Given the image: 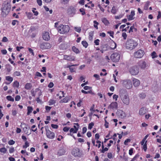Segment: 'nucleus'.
Here are the masks:
<instances>
[{"label":"nucleus","mask_w":161,"mask_h":161,"mask_svg":"<svg viewBox=\"0 0 161 161\" xmlns=\"http://www.w3.org/2000/svg\"><path fill=\"white\" fill-rule=\"evenodd\" d=\"M81 92L82 93H85V94H87L88 93H90L91 92H92L91 91H86L83 90L81 91Z\"/></svg>","instance_id":"4d7b16f0"},{"label":"nucleus","mask_w":161,"mask_h":161,"mask_svg":"<svg viewBox=\"0 0 161 161\" xmlns=\"http://www.w3.org/2000/svg\"><path fill=\"white\" fill-rule=\"evenodd\" d=\"M130 139H126L125 142H124V144L125 145H127L128 144V142H130Z\"/></svg>","instance_id":"8fccbe9b"},{"label":"nucleus","mask_w":161,"mask_h":161,"mask_svg":"<svg viewBox=\"0 0 161 161\" xmlns=\"http://www.w3.org/2000/svg\"><path fill=\"white\" fill-rule=\"evenodd\" d=\"M20 75V72L18 71H15L14 73V76H19Z\"/></svg>","instance_id":"a19ab883"},{"label":"nucleus","mask_w":161,"mask_h":161,"mask_svg":"<svg viewBox=\"0 0 161 161\" xmlns=\"http://www.w3.org/2000/svg\"><path fill=\"white\" fill-rule=\"evenodd\" d=\"M42 38L45 41H47L49 40L50 38L49 32H44L43 34Z\"/></svg>","instance_id":"f8f14e48"},{"label":"nucleus","mask_w":161,"mask_h":161,"mask_svg":"<svg viewBox=\"0 0 161 161\" xmlns=\"http://www.w3.org/2000/svg\"><path fill=\"white\" fill-rule=\"evenodd\" d=\"M69 131L70 133H76L77 131V129H74L73 128H71L70 129Z\"/></svg>","instance_id":"ea45409f"},{"label":"nucleus","mask_w":161,"mask_h":161,"mask_svg":"<svg viewBox=\"0 0 161 161\" xmlns=\"http://www.w3.org/2000/svg\"><path fill=\"white\" fill-rule=\"evenodd\" d=\"M20 99V97L19 95H17L15 97V100L16 101H19Z\"/></svg>","instance_id":"13d9d810"},{"label":"nucleus","mask_w":161,"mask_h":161,"mask_svg":"<svg viewBox=\"0 0 161 161\" xmlns=\"http://www.w3.org/2000/svg\"><path fill=\"white\" fill-rule=\"evenodd\" d=\"M55 101L53 99H51L49 100L48 102L49 105H51L54 104L55 103Z\"/></svg>","instance_id":"cd10ccee"},{"label":"nucleus","mask_w":161,"mask_h":161,"mask_svg":"<svg viewBox=\"0 0 161 161\" xmlns=\"http://www.w3.org/2000/svg\"><path fill=\"white\" fill-rule=\"evenodd\" d=\"M94 26V27L96 28L97 29H98V28L97 27V25L99 24V23L98 22H97L96 21L94 20L93 21Z\"/></svg>","instance_id":"4c0bfd02"},{"label":"nucleus","mask_w":161,"mask_h":161,"mask_svg":"<svg viewBox=\"0 0 161 161\" xmlns=\"http://www.w3.org/2000/svg\"><path fill=\"white\" fill-rule=\"evenodd\" d=\"M120 54L119 53H113L110 56L111 60L114 62H118L120 58Z\"/></svg>","instance_id":"423d86ee"},{"label":"nucleus","mask_w":161,"mask_h":161,"mask_svg":"<svg viewBox=\"0 0 161 161\" xmlns=\"http://www.w3.org/2000/svg\"><path fill=\"white\" fill-rule=\"evenodd\" d=\"M117 114L119 117L122 118L125 117V113L122 110H120L117 112Z\"/></svg>","instance_id":"a211bd4d"},{"label":"nucleus","mask_w":161,"mask_h":161,"mask_svg":"<svg viewBox=\"0 0 161 161\" xmlns=\"http://www.w3.org/2000/svg\"><path fill=\"white\" fill-rule=\"evenodd\" d=\"M6 69L7 71L8 72H10L11 70V67L10 65H8L6 66Z\"/></svg>","instance_id":"2f4dec72"},{"label":"nucleus","mask_w":161,"mask_h":161,"mask_svg":"<svg viewBox=\"0 0 161 161\" xmlns=\"http://www.w3.org/2000/svg\"><path fill=\"white\" fill-rule=\"evenodd\" d=\"M36 8H33L32 10V11L34 14V15L36 16H37L38 14V13L37 11H35V10H36Z\"/></svg>","instance_id":"09e8293b"},{"label":"nucleus","mask_w":161,"mask_h":161,"mask_svg":"<svg viewBox=\"0 0 161 161\" xmlns=\"http://www.w3.org/2000/svg\"><path fill=\"white\" fill-rule=\"evenodd\" d=\"M32 87L31 84L30 83H26L25 86V88L27 90L30 89Z\"/></svg>","instance_id":"5701e85b"},{"label":"nucleus","mask_w":161,"mask_h":161,"mask_svg":"<svg viewBox=\"0 0 161 161\" xmlns=\"http://www.w3.org/2000/svg\"><path fill=\"white\" fill-rule=\"evenodd\" d=\"M87 130V128H86L85 127H83L82 128V133L84 134V133H85Z\"/></svg>","instance_id":"5fc2aeb1"},{"label":"nucleus","mask_w":161,"mask_h":161,"mask_svg":"<svg viewBox=\"0 0 161 161\" xmlns=\"http://www.w3.org/2000/svg\"><path fill=\"white\" fill-rule=\"evenodd\" d=\"M46 136L47 137L50 139H53L55 136V133L48 129L46 128Z\"/></svg>","instance_id":"1a4fd4ad"},{"label":"nucleus","mask_w":161,"mask_h":161,"mask_svg":"<svg viewBox=\"0 0 161 161\" xmlns=\"http://www.w3.org/2000/svg\"><path fill=\"white\" fill-rule=\"evenodd\" d=\"M146 96V95L145 93H142L139 94V97L142 98H144Z\"/></svg>","instance_id":"58836bf2"},{"label":"nucleus","mask_w":161,"mask_h":161,"mask_svg":"<svg viewBox=\"0 0 161 161\" xmlns=\"http://www.w3.org/2000/svg\"><path fill=\"white\" fill-rule=\"evenodd\" d=\"M109 107L112 109H117L118 108V104L116 102H112L109 105Z\"/></svg>","instance_id":"2eb2a0df"},{"label":"nucleus","mask_w":161,"mask_h":161,"mask_svg":"<svg viewBox=\"0 0 161 161\" xmlns=\"http://www.w3.org/2000/svg\"><path fill=\"white\" fill-rule=\"evenodd\" d=\"M8 41V38L6 37H4L2 40V41L3 42H7Z\"/></svg>","instance_id":"69168bd1"},{"label":"nucleus","mask_w":161,"mask_h":161,"mask_svg":"<svg viewBox=\"0 0 161 161\" xmlns=\"http://www.w3.org/2000/svg\"><path fill=\"white\" fill-rule=\"evenodd\" d=\"M94 125V123L92 122L90 123L88 125V128L90 130L91 129Z\"/></svg>","instance_id":"c03bdc74"},{"label":"nucleus","mask_w":161,"mask_h":161,"mask_svg":"<svg viewBox=\"0 0 161 161\" xmlns=\"http://www.w3.org/2000/svg\"><path fill=\"white\" fill-rule=\"evenodd\" d=\"M54 86L53 83L52 82H50L48 85V87L49 88H52Z\"/></svg>","instance_id":"052dcab7"},{"label":"nucleus","mask_w":161,"mask_h":161,"mask_svg":"<svg viewBox=\"0 0 161 161\" xmlns=\"http://www.w3.org/2000/svg\"><path fill=\"white\" fill-rule=\"evenodd\" d=\"M151 56L153 58L157 57L158 56L156 55V53L155 51L153 52L151 54Z\"/></svg>","instance_id":"79ce46f5"},{"label":"nucleus","mask_w":161,"mask_h":161,"mask_svg":"<svg viewBox=\"0 0 161 161\" xmlns=\"http://www.w3.org/2000/svg\"><path fill=\"white\" fill-rule=\"evenodd\" d=\"M51 47L50 44L47 42L42 43L40 45V48L42 49H49Z\"/></svg>","instance_id":"9b49d317"},{"label":"nucleus","mask_w":161,"mask_h":161,"mask_svg":"<svg viewBox=\"0 0 161 161\" xmlns=\"http://www.w3.org/2000/svg\"><path fill=\"white\" fill-rule=\"evenodd\" d=\"M144 51L141 49H139L134 53V57L136 58H141L144 54Z\"/></svg>","instance_id":"6e6552de"},{"label":"nucleus","mask_w":161,"mask_h":161,"mask_svg":"<svg viewBox=\"0 0 161 161\" xmlns=\"http://www.w3.org/2000/svg\"><path fill=\"white\" fill-rule=\"evenodd\" d=\"M11 9V7L10 6H5L2 9V11L1 13V15L3 17H5L10 12Z\"/></svg>","instance_id":"0eeeda50"},{"label":"nucleus","mask_w":161,"mask_h":161,"mask_svg":"<svg viewBox=\"0 0 161 161\" xmlns=\"http://www.w3.org/2000/svg\"><path fill=\"white\" fill-rule=\"evenodd\" d=\"M71 97H70L69 96H66L62 100H61L59 102L60 103H66L68 102V101H69L70 100Z\"/></svg>","instance_id":"4468645a"},{"label":"nucleus","mask_w":161,"mask_h":161,"mask_svg":"<svg viewBox=\"0 0 161 161\" xmlns=\"http://www.w3.org/2000/svg\"><path fill=\"white\" fill-rule=\"evenodd\" d=\"M116 12L117 10L116 8L114 6L112 8L111 12L114 14H115L116 13Z\"/></svg>","instance_id":"c85d7f7f"},{"label":"nucleus","mask_w":161,"mask_h":161,"mask_svg":"<svg viewBox=\"0 0 161 161\" xmlns=\"http://www.w3.org/2000/svg\"><path fill=\"white\" fill-rule=\"evenodd\" d=\"M65 153V150L64 148L60 149L58 152V154L60 155H62L64 154Z\"/></svg>","instance_id":"412c9836"},{"label":"nucleus","mask_w":161,"mask_h":161,"mask_svg":"<svg viewBox=\"0 0 161 161\" xmlns=\"http://www.w3.org/2000/svg\"><path fill=\"white\" fill-rule=\"evenodd\" d=\"M74 29L78 33H80V32L81 29V28L80 27H74Z\"/></svg>","instance_id":"e433bc0d"},{"label":"nucleus","mask_w":161,"mask_h":161,"mask_svg":"<svg viewBox=\"0 0 161 161\" xmlns=\"http://www.w3.org/2000/svg\"><path fill=\"white\" fill-rule=\"evenodd\" d=\"M8 101L12 102L14 101V99L11 96H8L6 97Z\"/></svg>","instance_id":"72a5a7b5"},{"label":"nucleus","mask_w":161,"mask_h":161,"mask_svg":"<svg viewBox=\"0 0 161 161\" xmlns=\"http://www.w3.org/2000/svg\"><path fill=\"white\" fill-rule=\"evenodd\" d=\"M69 127H65L64 128L63 130L64 131L67 132L69 130Z\"/></svg>","instance_id":"338daca9"},{"label":"nucleus","mask_w":161,"mask_h":161,"mask_svg":"<svg viewBox=\"0 0 161 161\" xmlns=\"http://www.w3.org/2000/svg\"><path fill=\"white\" fill-rule=\"evenodd\" d=\"M108 157L109 158H112L113 155L111 153H108Z\"/></svg>","instance_id":"680f3d73"},{"label":"nucleus","mask_w":161,"mask_h":161,"mask_svg":"<svg viewBox=\"0 0 161 161\" xmlns=\"http://www.w3.org/2000/svg\"><path fill=\"white\" fill-rule=\"evenodd\" d=\"M29 146V143L27 142L26 141L25 142V144L23 145V147L26 148Z\"/></svg>","instance_id":"a18cd8bd"},{"label":"nucleus","mask_w":161,"mask_h":161,"mask_svg":"<svg viewBox=\"0 0 161 161\" xmlns=\"http://www.w3.org/2000/svg\"><path fill=\"white\" fill-rule=\"evenodd\" d=\"M100 41L98 39H97L94 41V43L96 45H99V42Z\"/></svg>","instance_id":"6e6d98bb"},{"label":"nucleus","mask_w":161,"mask_h":161,"mask_svg":"<svg viewBox=\"0 0 161 161\" xmlns=\"http://www.w3.org/2000/svg\"><path fill=\"white\" fill-rule=\"evenodd\" d=\"M33 108L32 107L30 106H28L27 107V115H29L33 111Z\"/></svg>","instance_id":"4be33fe9"},{"label":"nucleus","mask_w":161,"mask_h":161,"mask_svg":"<svg viewBox=\"0 0 161 161\" xmlns=\"http://www.w3.org/2000/svg\"><path fill=\"white\" fill-rule=\"evenodd\" d=\"M102 21L105 25H107L109 22L106 19V18H103L102 19Z\"/></svg>","instance_id":"bb28decb"},{"label":"nucleus","mask_w":161,"mask_h":161,"mask_svg":"<svg viewBox=\"0 0 161 161\" xmlns=\"http://www.w3.org/2000/svg\"><path fill=\"white\" fill-rule=\"evenodd\" d=\"M147 141H146L144 144L143 145V147L142 148L144 149V151L146 152L147 150Z\"/></svg>","instance_id":"c9c22d12"},{"label":"nucleus","mask_w":161,"mask_h":161,"mask_svg":"<svg viewBox=\"0 0 161 161\" xmlns=\"http://www.w3.org/2000/svg\"><path fill=\"white\" fill-rule=\"evenodd\" d=\"M57 30L60 33L64 34L67 33L69 31L70 28L68 25H60L58 27Z\"/></svg>","instance_id":"f03ea898"},{"label":"nucleus","mask_w":161,"mask_h":161,"mask_svg":"<svg viewBox=\"0 0 161 161\" xmlns=\"http://www.w3.org/2000/svg\"><path fill=\"white\" fill-rule=\"evenodd\" d=\"M25 125V126L23 128V130L28 135H29L30 134V133H28V129L27 127V125H26L25 124H24Z\"/></svg>","instance_id":"a878e982"},{"label":"nucleus","mask_w":161,"mask_h":161,"mask_svg":"<svg viewBox=\"0 0 161 161\" xmlns=\"http://www.w3.org/2000/svg\"><path fill=\"white\" fill-rule=\"evenodd\" d=\"M122 36L124 38V39H126L127 37V35L125 32H124L122 34Z\"/></svg>","instance_id":"864d4df0"},{"label":"nucleus","mask_w":161,"mask_h":161,"mask_svg":"<svg viewBox=\"0 0 161 161\" xmlns=\"http://www.w3.org/2000/svg\"><path fill=\"white\" fill-rule=\"evenodd\" d=\"M80 12H81L82 13V15H84L85 14V12L84 11V10L83 8H81L80 9Z\"/></svg>","instance_id":"3c124183"},{"label":"nucleus","mask_w":161,"mask_h":161,"mask_svg":"<svg viewBox=\"0 0 161 161\" xmlns=\"http://www.w3.org/2000/svg\"><path fill=\"white\" fill-rule=\"evenodd\" d=\"M81 43L84 47L85 48H86L88 46V44L87 42L85 41H83Z\"/></svg>","instance_id":"7c9ffc66"},{"label":"nucleus","mask_w":161,"mask_h":161,"mask_svg":"<svg viewBox=\"0 0 161 161\" xmlns=\"http://www.w3.org/2000/svg\"><path fill=\"white\" fill-rule=\"evenodd\" d=\"M14 148L13 147H11L9 150V152L10 153H12L14 152Z\"/></svg>","instance_id":"49530a36"},{"label":"nucleus","mask_w":161,"mask_h":161,"mask_svg":"<svg viewBox=\"0 0 161 161\" xmlns=\"http://www.w3.org/2000/svg\"><path fill=\"white\" fill-rule=\"evenodd\" d=\"M74 125H76L77 126L75 125L74 126V127L75 128V129H77V130H78V128L79 127V125L78 124V123H75L74 124Z\"/></svg>","instance_id":"603ef678"},{"label":"nucleus","mask_w":161,"mask_h":161,"mask_svg":"<svg viewBox=\"0 0 161 161\" xmlns=\"http://www.w3.org/2000/svg\"><path fill=\"white\" fill-rule=\"evenodd\" d=\"M15 143V141L13 140H10L8 142V144L10 145H12L14 144Z\"/></svg>","instance_id":"37998d69"},{"label":"nucleus","mask_w":161,"mask_h":161,"mask_svg":"<svg viewBox=\"0 0 161 161\" xmlns=\"http://www.w3.org/2000/svg\"><path fill=\"white\" fill-rule=\"evenodd\" d=\"M64 59L69 61L74 60V58L73 57L67 55H64Z\"/></svg>","instance_id":"dca6fc26"},{"label":"nucleus","mask_w":161,"mask_h":161,"mask_svg":"<svg viewBox=\"0 0 161 161\" xmlns=\"http://www.w3.org/2000/svg\"><path fill=\"white\" fill-rule=\"evenodd\" d=\"M137 42L132 39L128 40L126 42V49L132 50L137 45Z\"/></svg>","instance_id":"f257e3e1"},{"label":"nucleus","mask_w":161,"mask_h":161,"mask_svg":"<svg viewBox=\"0 0 161 161\" xmlns=\"http://www.w3.org/2000/svg\"><path fill=\"white\" fill-rule=\"evenodd\" d=\"M19 82H18L17 81H15L14 83H13V87H18L19 86Z\"/></svg>","instance_id":"f704fd0d"},{"label":"nucleus","mask_w":161,"mask_h":161,"mask_svg":"<svg viewBox=\"0 0 161 161\" xmlns=\"http://www.w3.org/2000/svg\"><path fill=\"white\" fill-rule=\"evenodd\" d=\"M72 50L74 52L76 53H80V51L75 46H73L72 47Z\"/></svg>","instance_id":"393cba45"},{"label":"nucleus","mask_w":161,"mask_h":161,"mask_svg":"<svg viewBox=\"0 0 161 161\" xmlns=\"http://www.w3.org/2000/svg\"><path fill=\"white\" fill-rule=\"evenodd\" d=\"M129 71L130 73L133 75H137L139 73V69L138 67L136 65L132 66L130 68Z\"/></svg>","instance_id":"7ed1b4c3"},{"label":"nucleus","mask_w":161,"mask_h":161,"mask_svg":"<svg viewBox=\"0 0 161 161\" xmlns=\"http://www.w3.org/2000/svg\"><path fill=\"white\" fill-rule=\"evenodd\" d=\"M51 126L52 128L54 129H57L58 127V126L57 125H54L53 124L51 125Z\"/></svg>","instance_id":"0e129e2a"},{"label":"nucleus","mask_w":161,"mask_h":161,"mask_svg":"<svg viewBox=\"0 0 161 161\" xmlns=\"http://www.w3.org/2000/svg\"><path fill=\"white\" fill-rule=\"evenodd\" d=\"M108 46L107 44H104L102 45L101 46V49H103L105 51L108 50Z\"/></svg>","instance_id":"b1692460"},{"label":"nucleus","mask_w":161,"mask_h":161,"mask_svg":"<svg viewBox=\"0 0 161 161\" xmlns=\"http://www.w3.org/2000/svg\"><path fill=\"white\" fill-rule=\"evenodd\" d=\"M37 2L40 6H41L42 5V1L41 0H37Z\"/></svg>","instance_id":"e2e57ef3"},{"label":"nucleus","mask_w":161,"mask_h":161,"mask_svg":"<svg viewBox=\"0 0 161 161\" xmlns=\"http://www.w3.org/2000/svg\"><path fill=\"white\" fill-rule=\"evenodd\" d=\"M120 97L123 102L125 104L128 105L130 102L129 98L127 94L120 93Z\"/></svg>","instance_id":"20e7f679"},{"label":"nucleus","mask_w":161,"mask_h":161,"mask_svg":"<svg viewBox=\"0 0 161 161\" xmlns=\"http://www.w3.org/2000/svg\"><path fill=\"white\" fill-rule=\"evenodd\" d=\"M133 84L134 86L135 87L139 86L140 84V81L135 78H134L133 80Z\"/></svg>","instance_id":"ddd939ff"},{"label":"nucleus","mask_w":161,"mask_h":161,"mask_svg":"<svg viewBox=\"0 0 161 161\" xmlns=\"http://www.w3.org/2000/svg\"><path fill=\"white\" fill-rule=\"evenodd\" d=\"M99 36L103 37H104L106 36V34L104 32L101 33H100Z\"/></svg>","instance_id":"774afa93"},{"label":"nucleus","mask_w":161,"mask_h":161,"mask_svg":"<svg viewBox=\"0 0 161 161\" xmlns=\"http://www.w3.org/2000/svg\"><path fill=\"white\" fill-rule=\"evenodd\" d=\"M146 109L144 108H142L140 109L139 114L140 115H142L146 114Z\"/></svg>","instance_id":"6ab92c4d"},{"label":"nucleus","mask_w":161,"mask_h":161,"mask_svg":"<svg viewBox=\"0 0 161 161\" xmlns=\"http://www.w3.org/2000/svg\"><path fill=\"white\" fill-rule=\"evenodd\" d=\"M123 86L128 89L132 87V85L131 81L130 80H124L122 81Z\"/></svg>","instance_id":"39448f33"},{"label":"nucleus","mask_w":161,"mask_h":161,"mask_svg":"<svg viewBox=\"0 0 161 161\" xmlns=\"http://www.w3.org/2000/svg\"><path fill=\"white\" fill-rule=\"evenodd\" d=\"M72 154L75 157H80L81 155L80 150L78 148H74L72 151Z\"/></svg>","instance_id":"9d476101"},{"label":"nucleus","mask_w":161,"mask_h":161,"mask_svg":"<svg viewBox=\"0 0 161 161\" xmlns=\"http://www.w3.org/2000/svg\"><path fill=\"white\" fill-rule=\"evenodd\" d=\"M147 65V64L145 61H141L139 64V66L142 69H145Z\"/></svg>","instance_id":"f3484780"},{"label":"nucleus","mask_w":161,"mask_h":161,"mask_svg":"<svg viewBox=\"0 0 161 161\" xmlns=\"http://www.w3.org/2000/svg\"><path fill=\"white\" fill-rule=\"evenodd\" d=\"M76 12V9H75L74 8L72 7L70 8V11H69V14L71 15H73Z\"/></svg>","instance_id":"aec40b11"},{"label":"nucleus","mask_w":161,"mask_h":161,"mask_svg":"<svg viewBox=\"0 0 161 161\" xmlns=\"http://www.w3.org/2000/svg\"><path fill=\"white\" fill-rule=\"evenodd\" d=\"M7 151V150L4 147L1 148L0 149V152L2 153H6Z\"/></svg>","instance_id":"c756f323"},{"label":"nucleus","mask_w":161,"mask_h":161,"mask_svg":"<svg viewBox=\"0 0 161 161\" xmlns=\"http://www.w3.org/2000/svg\"><path fill=\"white\" fill-rule=\"evenodd\" d=\"M67 67L69 68L70 71L71 72H72L75 71L74 70V68L72 67V66H71L69 65Z\"/></svg>","instance_id":"de8ad7c7"},{"label":"nucleus","mask_w":161,"mask_h":161,"mask_svg":"<svg viewBox=\"0 0 161 161\" xmlns=\"http://www.w3.org/2000/svg\"><path fill=\"white\" fill-rule=\"evenodd\" d=\"M6 79L7 80L10 81V82H12L13 80V78L10 76H6Z\"/></svg>","instance_id":"473e14b6"},{"label":"nucleus","mask_w":161,"mask_h":161,"mask_svg":"<svg viewBox=\"0 0 161 161\" xmlns=\"http://www.w3.org/2000/svg\"><path fill=\"white\" fill-rule=\"evenodd\" d=\"M133 16H132V15L130 14L129 15L128 19L129 20H132L133 19Z\"/></svg>","instance_id":"bf43d9fd"}]
</instances>
